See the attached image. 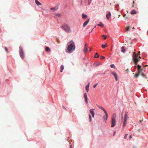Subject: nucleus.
<instances>
[{
	"label": "nucleus",
	"instance_id": "f257e3e1",
	"mask_svg": "<svg viewBox=\"0 0 148 148\" xmlns=\"http://www.w3.org/2000/svg\"><path fill=\"white\" fill-rule=\"evenodd\" d=\"M68 43L69 44L67 47L68 52L71 53L75 50V45L73 40L71 41Z\"/></svg>",
	"mask_w": 148,
	"mask_h": 148
},
{
	"label": "nucleus",
	"instance_id": "f03ea898",
	"mask_svg": "<svg viewBox=\"0 0 148 148\" xmlns=\"http://www.w3.org/2000/svg\"><path fill=\"white\" fill-rule=\"evenodd\" d=\"M140 55V52H138V53L136 54L135 52H134L133 56V61L134 64L136 65L138 62L139 61V59L138 58V56Z\"/></svg>",
	"mask_w": 148,
	"mask_h": 148
},
{
	"label": "nucleus",
	"instance_id": "7ed1b4c3",
	"mask_svg": "<svg viewBox=\"0 0 148 148\" xmlns=\"http://www.w3.org/2000/svg\"><path fill=\"white\" fill-rule=\"evenodd\" d=\"M61 27L66 32L69 33L71 32L70 27L67 24H64L62 25Z\"/></svg>",
	"mask_w": 148,
	"mask_h": 148
},
{
	"label": "nucleus",
	"instance_id": "20e7f679",
	"mask_svg": "<svg viewBox=\"0 0 148 148\" xmlns=\"http://www.w3.org/2000/svg\"><path fill=\"white\" fill-rule=\"evenodd\" d=\"M116 114L114 113L112 115L111 120V126L112 127H113L115 126L116 125Z\"/></svg>",
	"mask_w": 148,
	"mask_h": 148
},
{
	"label": "nucleus",
	"instance_id": "39448f33",
	"mask_svg": "<svg viewBox=\"0 0 148 148\" xmlns=\"http://www.w3.org/2000/svg\"><path fill=\"white\" fill-rule=\"evenodd\" d=\"M19 52L20 53V56L21 58H24L25 56L24 53L23 51L22 48L21 47H19Z\"/></svg>",
	"mask_w": 148,
	"mask_h": 148
},
{
	"label": "nucleus",
	"instance_id": "423d86ee",
	"mask_svg": "<svg viewBox=\"0 0 148 148\" xmlns=\"http://www.w3.org/2000/svg\"><path fill=\"white\" fill-rule=\"evenodd\" d=\"M128 117H127V116L126 114H125L124 115V122L123 124V127H124L126 124L127 122V120L128 119Z\"/></svg>",
	"mask_w": 148,
	"mask_h": 148
},
{
	"label": "nucleus",
	"instance_id": "0eeeda50",
	"mask_svg": "<svg viewBox=\"0 0 148 148\" xmlns=\"http://www.w3.org/2000/svg\"><path fill=\"white\" fill-rule=\"evenodd\" d=\"M111 74L114 75L116 81H117L118 79V75L115 72H112Z\"/></svg>",
	"mask_w": 148,
	"mask_h": 148
},
{
	"label": "nucleus",
	"instance_id": "6e6552de",
	"mask_svg": "<svg viewBox=\"0 0 148 148\" xmlns=\"http://www.w3.org/2000/svg\"><path fill=\"white\" fill-rule=\"evenodd\" d=\"M88 51V46L87 45V44L86 43H85L84 45V53H86Z\"/></svg>",
	"mask_w": 148,
	"mask_h": 148
},
{
	"label": "nucleus",
	"instance_id": "1a4fd4ad",
	"mask_svg": "<svg viewBox=\"0 0 148 148\" xmlns=\"http://www.w3.org/2000/svg\"><path fill=\"white\" fill-rule=\"evenodd\" d=\"M95 110L94 109H92L90 110V112L92 115V117L94 118V116L95 113L93 111Z\"/></svg>",
	"mask_w": 148,
	"mask_h": 148
},
{
	"label": "nucleus",
	"instance_id": "9d476101",
	"mask_svg": "<svg viewBox=\"0 0 148 148\" xmlns=\"http://www.w3.org/2000/svg\"><path fill=\"white\" fill-rule=\"evenodd\" d=\"M105 116H104L103 117V119L104 120L106 121L108 118V113L107 112H106V113H105Z\"/></svg>",
	"mask_w": 148,
	"mask_h": 148
},
{
	"label": "nucleus",
	"instance_id": "9b49d317",
	"mask_svg": "<svg viewBox=\"0 0 148 148\" xmlns=\"http://www.w3.org/2000/svg\"><path fill=\"white\" fill-rule=\"evenodd\" d=\"M90 19H88L83 24V27H85L88 24V23L89 22Z\"/></svg>",
	"mask_w": 148,
	"mask_h": 148
},
{
	"label": "nucleus",
	"instance_id": "f8f14e48",
	"mask_svg": "<svg viewBox=\"0 0 148 148\" xmlns=\"http://www.w3.org/2000/svg\"><path fill=\"white\" fill-rule=\"evenodd\" d=\"M84 97L85 99V101L86 103H88V101H87L88 98L87 96V95L86 93H85L84 94Z\"/></svg>",
	"mask_w": 148,
	"mask_h": 148
},
{
	"label": "nucleus",
	"instance_id": "ddd939ff",
	"mask_svg": "<svg viewBox=\"0 0 148 148\" xmlns=\"http://www.w3.org/2000/svg\"><path fill=\"white\" fill-rule=\"evenodd\" d=\"M89 86L90 83H89L87 84V85L86 86L85 89L87 92H88L89 91Z\"/></svg>",
	"mask_w": 148,
	"mask_h": 148
},
{
	"label": "nucleus",
	"instance_id": "4468645a",
	"mask_svg": "<svg viewBox=\"0 0 148 148\" xmlns=\"http://www.w3.org/2000/svg\"><path fill=\"white\" fill-rule=\"evenodd\" d=\"M98 107L100 109L102 110H103L104 112L105 113H106V112H107L106 110H105V109L102 106H98Z\"/></svg>",
	"mask_w": 148,
	"mask_h": 148
},
{
	"label": "nucleus",
	"instance_id": "2eb2a0df",
	"mask_svg": "<svg viewBox=\"0 0 148 148\" xmlns=\"http://www.w3.org/2000/svg\"><path fill=\"white\" fill-rule=\"evenodd\" d=\"M111 16V13L110 12H108V14L106 15V17L108 20Z\"/></svg>",
	"mask_w": 148,
	"mask_h": 148
},
{
	"label": "nucleus",
	"instance_id": "dca6fc26",
	"mask_svg": "<svg viewBox=\"0 0 148 148\" xmlns=\"http://www.w3.org/2000/svg\"><path fill=\"white\" fill-rule=\"evenodd\" d=\"M58 8L56 7L52 8L50 9V11L51 12L55 11L57 10Z\"/></svg>",
	"mask_w": 148,
	"mask_h": 148
},
{
	"label": "nucleus",
	"instance_id": "f3484780",
	"mask_svg": "<svg viewBox=\"0 0 148 148\" xmlns=\"http://www.w3.org/2000/svg\"><path fill=\"white\" fill-rule=\"evenodd\" d=\"M35 3L38 5H41V4L37 0H35Z\"/></svg>",
	"mask_w": 148,
	"mask_h": 148
},
{
	"label": "nucleus",
	"instance_id": "a211bd4d",
	"mask_svg": "<svg viewBox=\"0 0 148 148\" xmlns=\"http://www.w3.org/2000/svg\"><path fill=\"white\" fill-rule=\"evenodd\" d=\"M121 52L123 53H124L125 52V49H124V47L123 46L121 47Z\"/></svg>",
	"mask_w": 148,
	"mask_h": 148
},
{
	"label": "nucleus",
	"instance_id": "6ab92c4d",
	"mask_svg": "<svg viewBox=\"0 0 148 148\" xmlns=\"http://www.w3.org/2000/svg\"><path fill=\"white\" fill-rule=\"evenodd\" d=\"M60 69H61V70L60 71V72H62L63 70L64 69V66L63 65H61L60 67Z\"/></svg>",
	"mask_w": 148,
	"mask_h": 148
},
{
	"label": "nucleus",
	"instance_id": "aec40b11",
	"mask_svg": "<svg viewBox=\"0 0 148 148\" xmlns=\"http://www.w3.org/2000/svg\"><path fill=\"white\" fill-rule=\"evenodd\" d=\"M131 13L132 14H135L136 13V12L135 10H133L131 11Z\"/></svg>",
	"mask_w": 148,
	"mask_h": 148
},
{
	"label": "nucleus",
	"instance_id": "412c9836",
	"mask_svg": "<svg viewBox=\"0 0 148 148\" xmlns=\"http://www.w3.org/2000/svg\"><path fill=\"white\" fill-rule=\"evenodd\" d=\"M87 17V15L84 14H82V17L83 18L85 19Z\"/></svg>",
	"mask_w": 148,
	"mask_h": 148
},
{
	"label": "nucleus",
	"instance_id": "4be33fe9",
	"mask_svg": "<svg viewBox=\"0 0 148 148\" xmlns=\"http://www.w3.org/2000/svg\"><path fill=\"white\" fill-rule=\"evenodd\" d=\"M46 51L47 52H50V49L48 47H47L45 48Z\"/></svg>",
	"mask_w": 148,
	"mask_h": 148
},
{
	"label": "nucleus",
	"instance_id": "5701e85b",
	"mask_svg": "<svg viewBox=\"0 0 148 148\" xmlns=\"http://www.w3.org/2000/svg\"><path fill=\"white\" fill-rule=\"evenodd\" d=\"M143 70V69L141 68L139 69H138V73H140V72H142Z\"/></svg>",
	"mask_w": 148,
	"mask_h": 148
},
{
	"label": "nucleus",
	"instance_id": "b1692460",
	"mask_svg": "<svg viewBox=\"0 0 148 148\" xmlns=\"http://www.w3.org/2000/svg\"><path fill=\"white\" fill-rule=\"evenodd\" d=\"M99 56L98 54V53H96L95 54V58H99Z\"/></svg>",
	"mask_w": 148,
	"mask_h": 148
},
{
	"label": "nucleus",
	"instance_id": "393cba45",
	"mask_svg": "<svg viewBox=\"0 0 148 148\" xmlns=\"http://www.w3.org/2000/svg\"><path fill=\"white\" fill-rule=\"evenodd\" d=\"M97 25L99 26H100L101 27H103V25L102 23H100L99 24H98Z\"/></svg>",
	"mask_w": 148,
	"mask_h": 148
},
{
	"label": "nucleus",
	"instance_id": "a878e982",
	"mask_svg": "<svg viewBox=\"0 0 148 148\" xmlns=\"http://www.w3.org/2000/svg\"><path fill=\"white\" fill-rule=\"evenodd\" d=\"M123 17L125 18V20L127 19L128 18V16H126V14H125L124 15Z\"/></svg>",
	"mask_w": 148,
	"mask_h": 148
},
{
	"label": "nucleus",
	"instance_id": "bb28decb",
	"mask_svg": "<svg viewBox=\"0 0 148 148\" xmlns=\"http://www.w3.org/2000/svg\"><path fill=\"white\" fill-rule=\"evenodd\" d=\"M139 73H136L135 75V76L136 77H137L139 75Z\"/></svg>",
	"mask_w": 148,
	"mask_h": 148
},
{
	"label": "nucleus",
	"instance_id": "cd10ccee",
	"mask_svg": "<svg viewBox=\"0 0 148 148\" xmlns=\"http://www.w3.org/2000/svg\"><path fill=\"white\" fill-rule=\"evenodd\" d=\"M102 37H103V38L105 40L106 39L107 37L106 36H105L104 35H102Z\"/></svg>",
	"mask_w": 148,
	"mask_h": 148
},
{
	"label": "nucleus",
	"instance_id": "c85d7f7f",
	"mask_svg": "<svg viewBox=\"0 0 148 148\" xmlns=\"http://www.w3.org/2000/svg\"><path fill=\"white\" fill-rule=\"evenodd\" d=\"M130 27L129 26H128L127 28H126V31H129V30H130Z\"/></svg>",
	"mask_w": 148,
	"mask_h": 148
},
{
	"label": "nucleus",
	"instance_id": "c756f323",
	"mask_svg": "<svg viewBox=\"0 0 148 148\" xmlns=\"http://www.w3.org/2000/svg\"><path fill=\"white\" fill-rule=\"evenodd\" d=\"M89 119L90 120V121L91 122L92 121L91 119V117L90 114H89Z\"/></svg>",
	"mask_w": 148,
	"mask_h": 148
},
{
	"label": "nucleus",
	"instance_id": "7c9ffc66",
	"mask_svg": "<svg viewBox=\"0 0 148 148\" xmlns=\"http://www.w3.org/2000/svg\"><path fill=\"white\" fill-rule=\"evenodd\" d=\"M110 67L112 68H114L115 67V66L114 64H112L110 65Z\"/></svg>",
	"mask_w": 148,
	"mask_h": 148
},
{
	"label": "nucleus",
	"instance_id": "2f4dec72",
	"mask_svg": "<svg viewBox=\"0 0 148 148\" xmlns=\"http://www.w3.org/2000/svg\"><path fill=\"white\" fill-rule=\"evenodd\" d=\"M105 58L103 56H101L100 57V58L101 59H105Z\"/></svg>",
	"mask_w": 148,
	"mask_h": 148
},
{
	"label": "nucleus",
	"instance_id": "473e14b6",
	"mask_svg": "<svg viewBox=\"0 0 148 148\" xmlns=\"http://www.w3.org/2000/svg\"><path fill=\"white\" fill-rule=\"evenodd\" d=\"M137 68H138V69H140V68H141V66L140 65L138 64L137 66Z\"/></svg>",
	"mask_w": 148,
	"mask_h": 148
},
{
	"label": "nucleus",
	"instance_id": "72a5a7b5",
	"mask_svg": "<svg viewBox=\"0 0 148 148\" xmlns=\"http://www.w3.org/2000/svg\"><path fill=\"white\" fill-rule=\"evenodd\" d=\"M98 84V83H97L96 84L93 85V87L94 88H95L96 86Z\"/></svg>",
	"mask_w": 148,
	"mask_h": 148
},
{
	"label": "nucleus",
	"instance_id": "f704fd0d",
	"mask_svg": "<svg viewBox=\"0 0 148 148\" xmlns=\"http://www.w3.org/2000/svg\"><path fill=\"white\" fill-rule=\"evenodd\" d=\"M92 0H88V5H89L90 3V2Z\"/></svg>",
	"mask_w": 148,
	"mask_h": 148
},
{
	"label": "nucleus",
	"instance_id": "c9c22d12",
	"mask_svg": "<svg viewBox=\"0 0 148 148\" xmlns=\"http://www.w3.org/2000/svg\"><path fill=\"white\" fill-rule=\"evenodd\" d=\"M101 47H102L103 48H104L105 46V45H101Z\"/></svg>",
	"mask_w": 148,
	"mask_h": 148
},
{
	"label": "nucleus",
	"instance_id": "e433bc0d",
	"mask_svg": "<svg viewBox=\"0 0 148 148\" xmlns=\"http://www.w3.org/2000/svg\"><path fill=\"white\" fill-rule=\"evenodd\" d=\"M127 135H128V134H126V135H125V137H124V138H125V139H126L127 138Z\"/></svg>",
	"mask_w": 148,
	"mask_h": 148
},
{
	"label": "nucleus",
	"instance_id": "4c0bfd02",
	"mask_svg": "<svg viewBox=\"0 0 148 148\" xmlns=\"http://www.w3.org/2000/svg\"><path fill=\"white\" fill-rule=\"evenodd\" d=\"M55 15L56 16H58V17H60V14H56Z\"/></svg>",
	"mask_w": 148,
	"mask_h": 148
},
{
	"label": "nucleus",
	"instance_id": "58836bf2",
	"mask_svg": "<svg viewBox=\"0 0 148 148\" xmlns=\"http://www.w3.org/2000/svg\"><path fill=\"white\" fill-rule=\"evenodd\" d=\"M5 50L7 52H8V49L7 48V47H5Z\"/></svg>",
	"mask_w": 148,
	"mask_h": 148
},
{
	"label": "nucleus",
	"instance_id": "ea45409f",
	"mask_svg": "<svg viewBox=\"0 0 148 148\" xmlns=\"http://www.w3.org/2000/svg\"><path fill=\"white\" fill-rule=\"evenodd\" d=\"M141 75L143 77L145 76V75L143 73H142L141 74Z\"/></svg>",
	"mask_w": 148,
	"mask_h": 148
},
{
	"label": "nucleus",
	"instance_id": "a19ab883",
	"mask_svg": "<svg viewBox=\"0 0 148 148\" xmlns=\"http://www.w3.org/2000/svg\"><path fill=\"white\" fill-rule=\"evenodd\" d=\"M105 45V47H107V44L106 43L105 44V45Z\"/></svg>",
	"mask_w": 148,
	"mask_h": 148
},
{
	"label": "nucleus",
	"instance_id": "79ce46f5",
	"mask_svg": "<svg viewBox=\"0 0 148 148\" xmlns=\"http://www.w3.org/2000/svg\"><path fill=\"white\" fill-rule=\"evenodd\" d=\"M138 59L139 60V61L140 60V59L141 58V57L140 56H139L138 57Z\"/></svg>",
	"mask_w": 148,
	"mask_h": 148
},
{
	"label": "nucleus",
	"instance_id": "37998d69",
	"mask_svg": "<svg viewBox=\"0 0 148 148\" xmlns=\"http://www.w3.org/2000/svg\"><path fill=\"white\" fill-rule=\"evenodd\" d=\"M137 68V66L136 65H135L134 66V68L135 69H136Z\"/></svg>",
	"mask_w": 148,
	"mask_h": 148
},
{
	"label": "nucleus",
	"instance_id": "c03bdc74",
	"mask_svg": "<svg viewBox=\"0 0 148 148\" xmlns=\"http://www.w3.org/2000/svg\"><path fill=\"white\" fill-rule=\"evenodd\" d=\"M115 133H116V132H114V134H113V135L114 136L115 134Z\"/></svg>",
	"mask_w": 148,
	"mask_h": 148
},
{
	"label": "nucleus",
	"instance_id": "a18cd8bd",
	"mask_svg": "<svg viewBox=\"0 0 148 148\" xmlns=\"http://www.w3.org/2000/svg\"><path fill=\"white\" fill-rule=\"evenodd\" d=\"M132 137L131 136V135L130 136V139L131 138H132Z\"/></svg>",
	"mask_w": 148,
	"mask_h": 148
},
{
	"label": "nucleus",
	"instance_id": "49530a36",
	"mask_svg": "<svg viewBox=\"0 0 148 148\" xmlns=\"http://www.w3.org/2000/svg\"><path fill=\"white\" fill-rule=\"evenodd\" d=\"M139 122H140V123H141V122H142V121H141V120H140V121H139Z\"/></svg>",
	"mask_w": 148,
	"mask_h": 148
},
{
	"label": "nucleus",
	"instance_id": "de8ad7c7",
	"mask_svg": "<svg viewBox=\"0 0 148 148\" xmlns=\"http://www.w3.org/2000/svg\"><path fill=\"white\" fill-rule=\"evenodd\" d=\"M121 15H119V17Z\"/></svg>",
	"mask_w": 148,
	"mask_h": 148
},
{
	"label": "nucleus",
	"instance_id": "09e8293b",
	"mask_svg": "<svg viewBox=\"0 0 148 148\" xmlns=\"http://www.w3.org/2000/svg\"><path fill=\"white\" fill-rule=\"evenodd\" d=\"M133 3H134V1H133Z\"/></svg>",
	"mask_w": 148,
	"mask_h": 148
},
{
	"label": "nucleus",
	"instance_id": "8fccbe9b",
	"mask_svg": "<svg viewBox=\"0 0 148 148\" xmlns=\"http://www.w3.org/2000/svg\"><path fill=\"white\" fill-rule=\"evenodd\" d=\"M71 148H72V147H71V146H70Z\"/></svg>",
	"mask_w": 148,
	"mask_h": 148
},
{
	"label": "nucleus",
	"instance_id": "3c124183",
	"mask_svg": "<svg viewBox=\"0 0 148 148\" xmlns=\"http://www.w3.org/2000/svg\"><path fill=\"white\" fill-rule=\"evenodd\" d=\"M132 7H134V5H133Z\"/></svg>",
	"mask_w": 148,
	"mask_h": 148
}]
</instances>
